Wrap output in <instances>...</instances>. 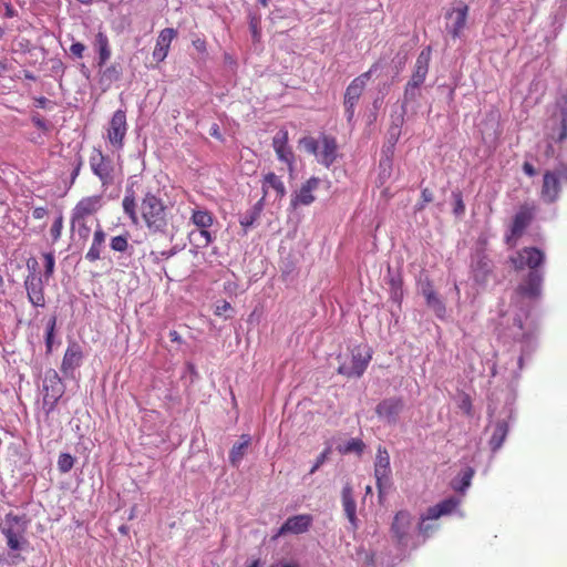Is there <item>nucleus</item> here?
Here are the masks:
<instances>
[{
	"mask_svg": "<svg viewBox=\"0 0 567 567\" xmlns=\"http://www.w3.org/2000/svg\"><path fill=\"white\" fill-rule=\"evenodd\" d=\"M71 230L75 233L81 240L86 241L91 235L89 219H76V217L71 216Z\"/></svg>",
	"mask_w": 567,
	"mask_h": 567,
	"instance_id": "33",
	"label": "nucleus"
},
{
	"mask_svg": "<svg viewBox=\"0 0 567 567\" xmlns=\"http://www.w3.org/2000/svg\"><path fill=\"white\" fill-rule=\"evenodd\" d=\"M567 184V165L560 164L553 171H546L543 176L540 198L547 203H555L560 195L561 184Z\"/></svg>",
	"mask_w": 567,
	"mask_h": 567,
	"instance_id": "5",
	"label": "nucleus"
},
{
	"mask_svg": "<svg viewBox=\"0 0 567 567\" xmlns=\"http://www.w3.org/2000/svg\"><path fill=\"white\" fill-rule=\"evenodd\" d=\"M89 164L92 173L99 178L104 189L115 184L118 171L113 159L109 155H105L100 148L92 150Z\"/></svg>",
	"mask_w": 567,
	"mask_h": 567,
	"instance_id": "3",
	"label": "nucleus"
},
{
	"mask_svg": "<svg viewBox=\"0 0 567 567\" xmlns=\"http://www.w3.org/2000/svg\"><path fill=\"white\" fill-rule=\"evenodd\" d=\"M122 208L132 224L142 221L151 234L168 233L173 220L171 207L158 194L145 187L143 177L128 179Z\"/></svg>",
	"mask_w": 567,
	"mask_h": 567,
	"instance_id": "1",
	"label": "nucleus"
},
{
	"mask_svg": "<svg viewBox=\"0 0 567 567\" xmlns=\"http://www.w3.org/2000/svg\"><path fill=\"white\" fill-rule=\"evenodd\" d=\"M193 47L202 54H205L207 52V44L206 41L202 38H196L192 41Z\"/></svg>",
	"mask_w": 567,
	"mask_h": 567,
	"instance_id": "50",
	"label": "nucleus"
},
{
	"mask_svg": "<svg viewBox=\"0 0 567 567\" xmlns=\"http://www.w3.org/2000/svg\"><path fill=\"white\" fill-rule=\"evenodd\" d=\"M106 240V234L101 226L100 221L96 220V228L93 234V239L89 250L85 254V259L90 262H95L101 258V254L104 249Z\"/></svg>",
	"mask_w": 567,
	"mask_h": 567,
	"instance_id": "27",
	"label": "nucleus"
},
{
	"mask_svg": "<svg viewBox=\"0 0 567 567\" xmlns=\"http://www.w3.org/2000/svg\"><path fill=\"white\" fill-rule=\"evenodd\" d=\"M37 266L38 261L35 259L28 261V267L32 269V274L27 276L24 288L27 290L28 300L32 306L42 308L45 306L44 284L41 276L35 274Z\"/></svg>",
	"mask_w": 567,
	"mask_h": 567,
	"instance_id": "10",
	"label": "nucleus"
},
{
	"mask_svg": "<svg viewBox=\"0 0 567 567\" xmlns=\"http://www.w3.org/2000/svg\"><path fill=\"white\" fill-rule=\"evenodd\" d=\"M412 523L413 517L409 511L402 509L395 513L390 527V532L392 539L395 542L396 545H408L411 538Z\"/></svg>",
	"mask_w": 567,
	"mask_h": 567,
	"instance_id": "11",
	"label": "nucleus"
},
{
	"mask_svg": "<svg viewBox=\"0 0 567 567\" xmlns=\"http://www.w3.org/2000/svg\"><path fill=\"white\" fill-rule=\"evenodd\" d=\"M546 255L536 247H524L509 258L515 270L528 268L529 271H539L538 268L544 265Z\"/></svg>",
	"mask_w": 567,
	"mask_h": 567,
	"instance_id": "8",
	"label": "nucleus"
},
{
	"mask_svg": "<svg viewBox=\"0 0 567 567\" xmlns=\"http://www.w3.org/2000/svg\"><path fill=\"white\" fill-rule=\"evenodd\" d=\"M542 282L543 275L539 271H529L524 281L518 285L516 291L523 297L537 298L540 295Z\"/></svg>",
	"mask_w": 567,
	"mask_h": 567,
	"instance_id": "23",
	"label": "nucleus"
},
{
	"mask_svg": "<svg viewBox=\"0 0 567 567\" xmlns=\"http://www.w3.org/2000/svg\"><path fill=\"white\" fill-rule=\"evenodd\" d=\"M28 528V520L25 516L8 513L3 520L0 523V532L7 540V546L10 549L12 564L23 558L18 554L28 544L25 533Z\"/></svg>",
	"mask_w": 567,
	"mask_h": 567,
	"instance_id": "2",
	"label": "nucleus"
},
{
	"mask_svg": "<svg viewBox=\"0 0 567 567\" xmlns=\"http://www.w3.org/2000/svg\"><path fill=\"white\" fill-rule=\"evenodd\" d=\"M523 172L528 175L529 177H533L537 174L536 168L534 165L529 162H524L523 164Z\"/></svg>",
	"mask_w": 567,
	"mask_h": 567,
	"instance_id": "55",
	"label": "nucleus"
},
{
	"mask_svg": "<svg viewBox=\"0 0 567 567\" xmlns=\"http://www.w3.org/2000/svg\"><path fill=\"white\" fill-rule=\"evenodd\" d=\"M269 567H299V565L296 561L281 560V561H278L276 564H272Z\"/></svg>",
	"mask_w": 567,
	"mask_h": 567,
	"instance_id": "60",
	"label": "nucleus"
},
{
	"mask_svg": "<svg viewBox=\"0 0 567 567\" xmlns=\"http://www.w3.org/2000/svg\"><path fill=\"white\" fill-rule=\"evenodd\" d=\"M337 150L338 145L336 138L332 136L322 135L317 154L318 162L326 167H329L337 158Z\"/></svg>",
	"mask_w": 567,
	"mask_h": 567,
	"instance_id": "25",
	"label": "nucleus"
},
{
	"mask_svg": "<svg viewBox=\"0 0 567 567\" xmlns=\"http://www.w3.org/2000/svg\"><path fill=\"white\" fill-rule=\"evenodd\" d=\"M429 204L427 202H424L422 198L417 202L415 205V210L421 212L425 208V205Z\"/></svg>",
	"mask_w": 567,
	"mask_h": 567,
	"instance_id": "63",
	"label": "nucleus"
},
{
	"mask_svg": "<svg viewBox=\"0 0 567 567\" xmlns=\"http://www.w3.org/2000/svg\"><path fill=\"white\" fill-rule=\"evenodd\" d=\"M231 310H233L231 305L228 301H223L220 305L216 306L214 313L218 317H221Z\"/></svg>",
	"mask_w": 567,
	"mask_h": 567,
	"instance_id": "48",
	"label": "nucleus"
},
{
	"mask_svg": "<svg viewBox=\"0 0 567 567\" xmlns=\"http://www.w3.org/2000/svg\"><path fill=\"white\" fill-rule=\"evenodd\" d=\"M300 147H302L307 153L313 154L317 156L320 142L311 136L303 137L299 141Z\"/></svg>",
	"mask_w": 567,
	"mask_h": 567,
	"instance_id": "40",
	"label": "nucleus"
},
{
	"mask_svg": "<svg viewBox=\"0 0 567 567\" xmlns=\"http://www.w3.org/2000/svg\"><path fill=\"white\" fill-rule=\"evenodd\" d=\"M364 449H365V444L360 439H351L346 444L338 446V451L341 454L355 453L358 455H361L363 453Z\"/></svg>",
	"mask_w": 567,
	"mask_h": 567,
	"instance_id": "36",
	"label": "nucleus"
},
{
	"mask_svg": "<svg viewBox=\"0 0 567 567\" xmlns=\"http://www.w3.org/2000/svg\"><path fill=\"white\" fill-rule=\"evenodd\" d=\"M429 204L427 202H424L422 198L417 202L415 205V210L421 212L425 208V205Z\"/></svg>",
	"mask_w": 567,
	"mask_h": 567,
	"instance_id": "64",
	"label": "nucleus"
},
{
	"mask_svg": "<svg viewBox=\"0 0 567 567\" xmlns=\"http://www.w3.org/2000/svg\"><path fill=\"white\" fill-rule=\"evenodd\" d=\"M567 137V122H561V132L558 136V141L561 142Z\"/></svg>",
	"mask_w": 567,
	"mask_h": 567,
	"instance_id": "62",
	"label": "nucleus"
},
{
	"mask_svg": "<svg viewBox=\"0 0 567 567\" xmlns=\"http://www.w3.org/2000/svg\"><path fill=\"white\" fill-rule=\"evenodd\" d=\"M453 198H454V208L453 212L456 216H461L465 213V205L463 202L462 193L461 192H453Z\"/></svg>",
	"mask_w": 567,
	"mask_h": 567,
	"instance_id": "45",
	"label": "nucleus"
},
{
	"mask_svg": "<svg viewBox=\"0 0 567 567\" xmlns=\"http://www.w3.org/2000/svg\"><path fill=\"white\" fill-rule=\"evenodd\" d=\"M168 337H169V340L172 342H175V343H178V344H182L184 342L183 338L181 337V334L176 330L169 331Z\"/></svg>",
	"mask_w": 567,
	"mask_h": 567,
	"instance_id": "57",
	"label": "nucleus"
},
{
	"mask_svg": "<svg viewBox=\"0 0 567 567\" xmlns=\"http://www.w3.org/2000/svg\"><path fill=\"white\" fill-rule=\"evenodd\" d=\"M103 207L102 195H91L82 197L73 207L71 212L72 217L76 219L94 216Z\"/></svg>",
	"mask_w": 567,
	"mask_h": 567,
	"instance_id": "18",
	"label": "nucleus"
},
{
	"mask_svg": "<svg viewBox=\"0 0 567 567\" xmlns=\"http://www.w3.org/2000/svg\"><path fill=\"white\" fill-rule=\"evenodd\" d=\"M49 386L52 389V396L58 400L63 393V385L60 377L55 371L48 375L45 379L44 389L48 391Z\"/></svg>",
	"mask_w": 567,
	"mask_h": 567,
	"instance_id": "35",
	"label": "nucleus"
},
{
	"mask_svg": "<svg viewBox=\"0 0 567 567\" xmlns=\"http://www.w3.org/2000/svg\"><path fill=\"white\" fill-rule=\"evenodd\" d=\"M536 214V206L532 203H524L519 206L514 215L508 228V234L505 236V241L508 246L515 247L517 239L525 233L526 228L532 224Z\"/></svg>",
	"mask_w": 567,
	"mask_h": 567,
	"instance_id": "6",
	"label": "nucleus"
},
{
	"mask_svg": "<svg viewBox=\"0 0 567 567\" xmlns=\"http://www.w3.org/2000/svg\"><path fill=\"white\" fill-rule=\"evenodd\" d=\"M313 523V517L310 514H299L288 517L287 520L274 535V539H277L287 534L299 535L307 533Z\"/></svg>",
	"mask_w": 567,
	"mask_h": 567,
	"instance_id": "15",
	"label": "nucleus"
},
{
	"mask_svg": "<svg viewBox=\"0 0 567 567\" xmlns=\"http://www.w3.org/2000/svg\"><path fill=\"white\" fill-rule=\"evenodd\" d=\"M492 274V261L485 257H480L473 265V278L478 285H485Z\"/></svg>",
	"mask_w": 567,
	"mask_h": 567,
	"instance_id": "30",
	"label": "nucleus"
},
{
	"mask_svg": "<svg viewBox=\"0 0 567 567\" xmlns=\"http://www.w3.org/2000/svg\"><path fill=\"white\" fill-rule=\"evenodd\" d=\"M48 215V209L45 207H35L32 210V217L34 219H43Z\"/></svg>",
	"mask_w": 567,
	"mask_h": 567,
	"instance_id": "54",
	"label": "nucleus"
},
{
	"mask_svg": "<svg viewBox=\"0 0 567 567\" xmlns=\"http://www.w3.org/2000/svg\"><path fill=\"white\" fill-rule=\"evenodd\" d=\"M82 360V347L75 341L70 342L62 359L61 371L64 374L72 373L76 368L81 365Z\"/></svg>",
	"mask_w": 567,
	"mask_h": 567,
	"instance_id": "21",
	"label": "nucleus"
},
{
	"mask_svg": "<svg viewBox=\"0 0 567 567\" xmlns=\"http://www.w3.org/2000/svg\"><path fill=\"white\" fill-rule=\"evenodd\" d=\"M404 402L401 398H389L382 400L375 408L379 417L385 420L390 424L396 423L402 412Z\"/></svg>",
	"mask_w": 567,
	"mask_h": 567,
	"instance_id": "20",
	"label": "nucleus"
},
{
	"mask_svg": "<svg viewBox=\"0 0 567 567\" xmlns=\"http://www.w3.org/2000/svg\"><path fill=\"white\" fill-rule=\"evenodd\" d=\"M121 73L122 71L118 64H111L102 71L101 81L110 84L117 81L121 78Z\"/></svg>",
	"mask_w": 567,
	"mask_h": 567,
	"instance_id": "39",
	"label": "nucleus"
},
{
	"mask_svg": "<svg viewBox=\"0 0 567 567\" xmlns=\"http://www.w3.org/2000/svg\"><path fill=\"white\" fill-rule=\"evenodd\" d=\"M44 278L49 280L54 274L55 258L53 252H44Z\"/></svg>",
	"mask_w": 567,
	"mask_h": 567,
	"instance_id": "41",
	"label": "nucleus"
},
{
	"mask_svg": "<svg viewBox=\"0 0 567 567\" xmlns=\"http://www.w3.org/2000/svg\"><path fill=\"white\" fill-rule=\"evenodd\" d=\"M391 476L390 455L388 450L379 445L374 462V477L380 493L389 485Z\"/></svg>",
	"mask_w": 567,
	"mask_h": 567,
	"instance_id": "14",
	"label": "nucleus"
},
{
	"mask_svg": "<svg viewBox=\"0 0 567 567\" xmlns=\"http://www.w3.org/2000/svg\"><path fill=\"white\" fill-rule=\"evenodd\" d=\"M261 189H262V197L258 202V205H261V203L265 200L266 196L270 194L272 190L275 194V199H282L286 195V187L284 185V182L279 176H277L275 173L270 172L264 176L262 183H261Z\"/></svg>",
	"mask_w": 567,
	"mask_h": 567,
	"instance_id": "26",
	"label": "nucleus"
},
{
	"mask_svg": "<svg viewBox=\"0 0 567 567\" xmlns=\"http://www.w3.org/2000/svg\"><path fill=\"white\" fill-rule=\"evenodd\" d=\"M421 198L424 202L431 203L434 198L433 192L430 190L429 188H423L421 192Z\"/></svg>",
	"mask_w": 567,
	"mask_h": 567,
	"instance_id": "56",
	"label": "nucleus"
},
{
	"mask_svg": "<svg viewBox=\"0 0 567 567\" xmlns=\"http://www.w3.org/2000/svg\"><path fill=\"white\" fill-rule=\"evenodd\" d=\"M473 476L474 470L472 467L465 468L462 473L461 484L458 486H454V488L460 492L465 491L471 485Z\"/></svg>",
	"mask_w": 567,
	"mask_h": 567,
	"instance_id": "43",
	"label": "nucleus"
},
{
	"mask_svg": "<svg viewBox=\"0 0 567 567\" xmlns=\"http://www.w3.org/2000/svg\"><path fill=\"white\" fill-rule=\"evenodd\" d=\"M319 184L320 179L318 177H311L302 184L300 189L291 198V207L297 208L300 205L307 206L312 204L316 199L312 193L318 188Z\"/></svg>",
	"mask_w": 567,
	"mask_h": 567,
	"instance_id": "22",
	"label": "nucleus"
},
{
	"mask_svg": "<svg viewBox=\"0 0 567 567\" xmlns=\"http://www.w3.org/2000/svg\"><path fill=\"white\" fill-rule=\"evenodd\" d=\"M289 134L286 128H280L272 137V147L276 152L278 159L288 165L289 171H292L295 163V154L288 145Z\"/></svg>",
	"mask_w": 567,
	"mask_h": 567,
	"instance_id": "17",
	"label": "nucleus"
},
{
	"mask_svg": "<svg viewBox=\"0 0 567 567\" xmlns=\"http://www.w3.org/2000/svg\"><path fill=\"white\" fill-rule=\"evenodd\" d=\"M4 6V17L6 18H13L17 16V10L12 7V4L9 1H2Z\"/></svg>",
	"mask_w": 567,
	"mask_h": 567,
	"instance_id": "53",
	"label": "nucleus"
},
{
	"mask_svg": "<svg viewBox=\"0 0 567 567\" xmlns=\"http://www.w3.org/2000/svg\"><path fill=\"white\" fill-rule=\"evenodd\" d=\"M74 465V457L69 453H62L58 460V467L60 472L68 473Z\"/></svg>",
	"mask_w": 567,
	"mask_h": 567,
	"instance_id": "42",
	"label": "nucleus"
},
{
	"mask_svg": "<svg viewBox=\"0 0 567 567\" xmlns=\"http://www.w3.org/2000/svg\"><path fill=\"white\" fill-rule=\"evenodd\" d=\"M432 58L431 47L424 48L417 55L414 71L404 87V100L413 101L419 95V87L424 83Z\"/></svg>",
	"mask_w": 567,
	"mask_h": 567,
	"instance_id": "4",
	"label": "nucleus"
},
{
	"mask_svg": "<svg viewBox=\"0 0 567 567\" xmlns=\"http://www.w3.org/2000/svg\"><path fill=\"white\" fill-rule=\"evenodd\" d=\"M56 321L58 318L55 315L51 316L47 323V331H45V348L47 353L50 354L53 349V339H54V332L56 328Z\"/></svg>",
	"mask_w": 567,
	"mask_h": 567,
	"instance_id": "37",
	"label": "nucleus"
},
{
	"mask_svg": "<svg viewBox=\"0 0 567 567\" xmlns=\"http://www.w3.org/2000/svg\"><path fill=\"white\" fill-rule=\"evenodd\" d=\"M378 64L374 63L367 71L354 78L351 83L348 85L344 93V111L347 115V120L350 122L354 116V107L358 103L360 96L362 95L367 83L370 81L372 73L377 70Z\"/></svg>",
	"mask_w": 567,
	"mask_h": 567,
	"instance_id": "7",
	"label": "nucleus"
},
{
	"mask_svg": "<svg viewBox=\"0 0 567 567\" xmlns=\"http://www.w3.org/2000/svg\"><path fill=\"white\" fill-rule=\"evenodd\" d=\"M342 506L347 518L355 529L358 527L357 518V504L353 497V489L350 484H347L342 488Z\"/></svg>",
	"mask_w": 567,
	"mask_h": 567,
	"instance_id": "28",
	"label": "nucleus"
},
{
	"mask_svg": "<svg viewBox=\"0 0 567 567\" xmlns=\"http://www.w3.org/2000/svg\"><path fill=\"white\" fill-rule=\"evenodd\" d=\"M468 7L463 2L447 12L446 19L449 22L446 23V31L452 35L453 39L461 37L466 25Z\"/></svg>",
	"mask_w": 567,
	"mask_h": 567,
	"instance_id": "16",
	"label": "nucleus"
},
{
	"mask_svg": "<svg viewBox=\"0 0 567 567\" xmlns=\"http://www.w3.org/2000/svg\"><path fill=\"white\" fill-rule=\"evenodd\" d=\"M564 105L561 106V122H567V95L563 97Z\"/></svg>",
	"mask_w": 567,
	"mask_h": 567,
	"instance_id": "61",
	"label": "nucleus"
},
{
	"mask_svg": "<svg viewBox=\"0 0 567 567\" xmlns=\"http://www.w3.org/2000/svg\"><path fill=\"white\" fill-rule=\"evenodd\" d=\"M82 159L80 158L76 163V165L74 166L73 168V172L71 173V181L72 183L76 179V177L79 176L80 172H81V168H82Z\"/></svg>",
	"mask_w": 567,
	"mask_h": 567,
	"instance_id": "59",
	"label": "nucleus"
},
{
	"mask_svg": "<svg viewBox=\"0 0 567 567\" xmlns=\"http://www.w3.org/2000/svg\"><path fill=\"white\" fill-rule=\"evenodd\" d=\"M422 293L426 300V305L434 311L439 318H444L446 308L443 301L437 297L432 285L426 282L422 288Z\"/></svg>",
	"mask_w": 567,
	"mask_h": 567,
	"instance_id": "29",
	"label": "nucleus"
},
{
	"mask_svg": "<svg viewBox=\"0 0 567 567\" xmlns=\"http://www.w3.org/2000/svg\"><path fill=\"white\" fill-rule=\"evenodd\" d=\"M127 132L126 113L123 110H117L113 113L107 127L105 137L115 151H122L124 147V140Z\"/></svg>",
	"mask_w": 567,
	"mask_h": 567,
	"instance_id": "9",
	"label": "nucleus"
},
{
	"mask_svg": "<svg viewBox=\"0 0 567 567\" xmlns=\"http://www.w3.org/2000/svg\"><path fill=\"white\" fill-rule=\"evenodd\" d=\"M31 121L39 130L43 132L50 131V124L40 114H33Z\"/></svg>",
	"mask_w": 567,
	"mask_h": 567,
	"instance_id": "46",
	"label": "nucleus"
},
{
	"mask_svg": "<svg viewBox=\"0 0 567 567\" xmlns=\"http://www.w3.org/2000/svg\"><path fill=\"white\" fill-rule=\"evenodd\" d=\"M371 360V354L363 355L359 349H353L351 355L341 361L338 367V373L347 378L361 377Z\"/></svg>",
	"mask_w": 567,
	"mask_h": 567,
	"instance_id": "12",
	"label": "nucleus"
},
{
	"mask_svg": "<svg viewBox=\"0 0 567 567\" xmlns=\"http://www.w3.org/2000/svg\"><path fill=\"white\" fill-rule=\"evenodd\" d=\"M241 440L243 442L235 444L229 453V461L233 465H237L241 461L250 443V436L241 435Z\"/></svg>",
	"mask_w": 567,
	"mask_h": 567,
	"instance_id": "34",
	"label": "nucleus"
},
{
	"mask_svg": "<svg viewBox=\"0 0 567 567\" xmlns=\"http://www.w3.org/2000/svg\"><path fill=\"white\" fill-rule=\"evenodd\" d=\"M390 285H391V290H392V293L394 295V297H398L399 295H401L402 281L400 278L392 277L390 279Z\"/></svg>",
	"mask_w": 567,
	"mask_h": 567,
	"instance_id": "52",
	"label": "nucleus"
},
{
	"mask_svg": "<svg viewBox=\"0 0 567 567\" xmlns=\"http://www.w3.org/2000/svg\"><path fill=\"white\" fill-rule=\"evenodd\" d=\"M34 101L37 106L40 109H47L49 107V104H51V102L44 96L37 97Z\"/></svg>",
	"mask_w": 567,
	"mask_h": 567,
	"instance_id": "58",
	"label": "nucleus"
},
{
	"mask_svg": "<svg viewBox=\"0 0 567 567\" xmlns=\"http://www.w3.org/2000/svg\"><path fill=\"white\" fill-rule=\"evenodd\" d=\"M508 433V424L506 421H497L494 425V431L489 440L492 451H497L503 445Z\"/></svg>",
	"mask_w": 567,
	"mask_h": 567,
	"instance_id": "31",
	"label": "nucleus"
},
{
	"mask_svg": "<svg viewBox=\"0 0 567 567\" xmlns=\"http://www.w3.org/2000/svg\"><path fill=\"white\" fill-rule=\"evenodd\" d=\"M177 31L173 28L163 29L156 40L155 48L153 50V58L157 62H163L169 51L172 41L176 38Z\"/></svg>",
	"mask_w": 567,
	"mask_h": 567,
	"instance_id": "24",
	"label": "nucleus"
},
{
	"mask_svg": "<svg viewBox=\"0 0 567 567\" xmlns=\"http://www.w3.org/2000/svg\"><path fill=\"white\" fill-rule=\"evenodd\" d=\"M128 237V233L112 237L110 241L111 249L116 252H125L130 246Z\"/></svg>",
	"mask_w": 567,
	"mask_h": 567,
	"instance_id": "38",
	"label": "nucleus"
},
{
	"mask_svg": "<svg viewBox=\"0 0 567 567\" xmlns=\"http://www.w3.org/2000/svg\"><path fill=\"white\" fill-rule=\"evenodd\" d=\"M249 28H250V31H251V35H252L254 42H259L261 34H260V29H259L258 21L257 20H251L250 24H249Z\"/></svg>",
	"mask_w": 567,
	"mask_h": 567,
	"instance_id": "49",
	"label": "nucleus"
},
{
	"mask_svg": "<svg viewBox=\"0 0 567 567\" xmlns=\"http://www.w3.org/2000/svg\"><path fill=\"white\" fill-rule=\"evenodd\" d=\"M95 47L99 51V66L102 68L107 60L111 58V49L109 38L103 33L99 32L95 37Z\"/></svg>",
	"mask_w": 567,
	"mask_h": 567,
	"instance_id": "32",
	"label": "nucleus"
},
{
	"mask_svg": "<svg viewBox=\"0 0 567 567\" xmlns=\"http://www.w3.org/2000/svg\"><path fill=\"white\" fill-rule=\"evenodd\" d=\"M190 221L199 229V236L203 238V246H208L213 241V236L208 230L214 223L213 214L207 209H193Z\"/></svg>",
	"mask_w": 567,
	"mask_h": 567,
	"instance_id": "19",
	"label": "nucleus"
},
{
	"mask_svg": "<svg viewBox=\"0 0 567 567\" xmlns=\"http://www.w3.org/2000/svg\"><path fill=\"white\" fill-rule=\"evenodd\" d=\"M84 51H85V45L81 42L72 43L70 47V52L79 59H81L83 56Z\"/></svg>",
	"mask_w": 567,
	"mask_h": 567,
	"instance_id": "47",
	"label": "nucleus"
},
{
	"mask_svg": "<svg viewBox=\"0 0 567 567\" xmlns=\"http://www.w3.org/2000/svg\"><path fill=\"white\" fill-rule=\"evenodd\" d=\"M328 454H329V449L323 451L316 460V463L315 465L312 466V468L310 470V474H313L327 460L328 457Z\"/></svg>",
	"mask_w": 567,
	"mask_h": 567,
	"instance_id": "51",
	"label": "nucleus"
},
{
	"mask_svg": "<svg viewBox=\"0 0 567 567\" xmlns=\"http://www.w3.org/2000/svg\"><path fill=\"white\" fill-rule=\"evenodd\" d=\"M461 501L458 498L449 497L429 507L426 512L421 515V522L419 524L420 533L425 534L429 529V526L424 525L425 520L439 519L442 516L452 514L458 507Z\"/></svg>",
	"mask_w": 567,
	"mask_h": 567,
	"instance_id": "13",
	"label": "nucleus"
},
{
	"mask_svg": "<svg viewBox=\"0 0 567 567\" xmlns=\"http://www.w3.org/2000/svg\"><path fill=\"white\" fill-rule=\"evenodd\" d=\"M62 229H63V216H62V214H60L53 221L51 229H50V235H51L53 241H58L60 239Z\"/></svg>",
	"mask_w": 567,
	"mask_h": 567,
	"instance_id": "44",
	"label": "nucleus"
}]
</instances>
